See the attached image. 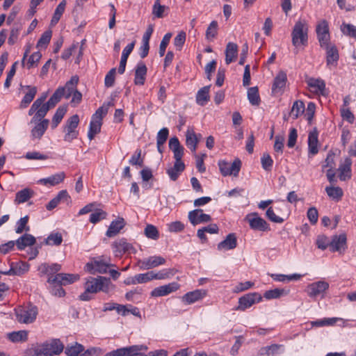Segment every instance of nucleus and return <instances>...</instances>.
Masks as SVG:
<instances>
[{"instance_id":"nucleus-1","label":"nucleus","mask_w":356,"mask_h":356,"mask_svg":"<svg viewBox=\"0 0 356 356\" xmlns=\"http://www.w3.org/2000/svg\"><path fill=\"white\" fill-rule=\"evenodd\" d=\"M87 291H91V293H97L102 291L105 293H109L115 289L111 279L104 276H97V277H90L86 279Z\"/></svg>"},{"instance_id":"nucleus-2","label":"nucleus","mask_w":356,"mask_h":356,"mask_svg":"<svg viewBox=\"0 0 356 356\" xmlns=\"http://www.w3.org/2000/svg\"><path fill=\"white\" fill-rule=\"evenodd\" d=\"M113 266H115V265L111 263V259L109 257L101 256L91 259L90 262L86 264L84 268L88 273L95 275L97 273H107L108 269Z\"/></svg>"},{"instance_id":"nucleus-3","label":"nucleus","mask_w":356,"mask_h":356,"mask_svg":"<svg viewBox=\"0 0 356 356\" xmlns=\"http://www.w3.org/2000/svg\"><path fill=\"white\" fill-rule=\"evenodd\" d=\"M308 26L305 21H298L291 33L292 44L295 47L306 46L308 40Z\"/></svg>"},{"instance_id":"nucleus-4","label":"nucleus","mask_w":356,"mask_h":356,"mask_svg":"<svg viewBox=\"0 0 356 356\" xmlns=\"http://www.w3.org/2000/svg\"><path fill=\"white\" fill-rule=\"evenodd\" d=\"M42 356H54L60 355L63 349L64 345L58 339H52L42 343L40 346Z\"/></svg>"},{"instance_id":"nucleus-5","label":"nucleus","mask_w":356,"mask_h":356,"mask_svg":"<svg viewBox=\"0 0 356 356\" xmlns=\"http://www.w3.org/2000/svg\"><path fill=\"white\" fill-rule=\"evenodd\" d=\"M79 123V117L75 114L71 116L65 123L63 131L65 133L64 140L67 142H72L78 137L79 131L76 130Z\"/></svg>"},{"instance_id":"nucleus-6","label":"nucleus","mask_w":356,"mask_h":356,"mask_svg":"<svg viewBox=\"0 0 356 356\" xmlns=\"http://www.w3.org/2000/svg\"><path fill=\"white\" fill-rule=\"evenodd\" d=\"M38 314V309L35 306L19 307L15 309L16 319L19 323H31L35 321Z\"/></svg>"},{"instance_id":"nucleus-7","label":"nucleus","mask_w":356,"mask_h":356,"mask_svg":"<svg viewBox=\"0 0 356 356\" xmlns=\"http://www.w3.org/2000/svg\"><path fill=\"white\" fill-rule=\"evenodd\" d=\"M218 164L220 173L224 177L229 175L238 176L241 167V161L238 159H235L232 163L220 160Z\"/></svg>"},{"instance_id":"nucleus-8","label":"nucleus","mask_w":356,"mask_h":356,"mask_svg":"<svg viewBox=\"0 0 356 356\" xmlns=\"http://www.w3.org/2000/svg\"><path fill=\"white\" fill-rule=\"evenodd\" d=\"M148 347L146 345H134L121 348L106 353L104 356H131L137 354V351H146Z\"/></svg>"},{"instance_id":"nucleus-9","label":"nucleus","mask_w":356,"mask_h":356,"mask_svg":"<svg viewBox=\"0 0 356 356\" xmlns=\"http://www.w3.org/2000/svg\"><path fill=\"white\" fill-rule=\"evenodd\" d=\"M79 278L78 274L57 273L54 277H49L47 282L50 284L67 285L75 282Z\"/></svg>"},{"instance_id":"nucleus-10","label":"nucleus","mask_w":356,"mask_h":356,"mask_svg":"<svg viewBox=\"0 0 356 356\" xmlns=\"http://www.w3.org/2000/svg\"><path fill=\"white\" fill-rule=\"evenodd\" d=\"M262 300L261 296L256 292L249 293L244 295L238 299V305L236 310L245 311L250 308L256 302H259Z\"/></svg>"},{"instance_id":"nucleus-11","label":"nucleus","mask_w":356,"mask_h":356,"mask_svg":"<svg viewBox=\"0 0 356 356\" xmlns=\"http://www.w3.org/2000/svg\"><path fill=\"white\" fill-rule=\"evenodd\" d=\"M245 220L248 222L251 229L259 231H268L270 229L268 224L262 218L259 217L256 212L249 213L246 216Z\"/></svg>"},{"instance_id":"nucleus-12","label":"nucleus","mask_w":356,"mask_h":356,"mask_svg":"<svg viewBox=\"0 0 356 356\" xmlns=\"http://www.w3.org/2000/svg\"><path fill=\"white\" fill-rule=\"evenodd\" d=\"M165 258L161 256H152L138 260V266L141 270H149L165 264Z\"/></svg>"},{"instance_id":"nucleus-13","label":"nucleus","mask_w":356,"mask_h":356,"mask_svg":"<svg viewBox=\"0 0 356 356\" xmlns=\"http://www.w3.org/2000/svg\"><path fill=\"white\" fill-rule=\"evenodd\" d=\"M329 288V284L325 281H318L308 285L307 293L311 298H316L321 296L324 297L325 291Z\"/></svg>"},{"instance_id":"nucleus-14","label":"nucleus","mask_w":356,"mask_h":356,"mask_svg":"<svg viewBox=\"0 0 356 356\" xmlns=\"http://www.w3.org/2000/svg\"><path fill=\"white\" fill-rule=\"evenodd\" d=\"M347 238L346 234L334 235L330 241V250L331 252H338L343 254L347 248Z\"/></svg>"},{"instance_id":"nucleus-15","label":"nucleus","mask_w":356,"mask_h":356,"mask_svg":"<svg viewBox=\"0 0 356 356\" xmlns=\"http://www.w3.org/2000/svg\"><path fill=\"white\" fill-rule=\"evenodd\" d=\"M316 33L321 46H327L330 40V33L327 21L322 20L319 22L316 26Z\"/></svg>"},{"instance_id":"nucleus-16","label":"nucleus","mask_w":356,"mask_h":356,"mask_svg":"<svg viewBox=\"0 0 356 356\" xmlns=\"http://www.w3.org/2000/svg\"><path fill=\"white\" fill-rule=\"evenodd\" d=\"M179 288V284L177 282H171L155 288L151 291L152 297H161L167 296L172 292L176 291Z\"/></svg>"},{"instance_id":"nucleus-17","label":"nucleus","mask_w":356,"mask_h":356,"mask_svg":"<svg viewBox=\"0 0 356 356\" xmlns=\"http://www.w3.org/2000/svg\"><path fill=\"white\" fill-rule=\"evenodd\" d=\"M188 220L193 225H196L200 223L208 222L211 221V218L209 214L204 213L202 209H197L188 213Z\"/></svg>"},{"instance_id":"nucleus-18","label":"nucleus","mask_w":356,"mask_h":356,"mask_svg":"<svg viewBox=\"0 0 356 356\" xmlns=\"http://www.w3.org/2000/svg\"><path fill=\"white\" fill-rule=\"evenodd\" d=\"M207 295V290L196 289L184 294L181 298V300L187 305H191L202 300Z\"/></svg>"},{"instance_id":"nucleus-19","label":"nucleus","mask_w":356,"mask_h":356,"mask_svg":"<svg viewBox=\"0 0 356 356\" xmlns=\"http://www.w3.org/2000/svg\"><path fill=\"white\" fill-rule=\"evenodd\" d=\"M112 247L116 256L122 255L124 253H130L134 250L132 245L127 242L125 238H120L115 241Z\"/></svg>"},{"instance_id":"nucleus-20","label":"nucleus","mask_w":356,"mask_h":356,"mask_svg":"<svg viewBox=\"0 0 356 356\" xmlns=\"http://www.w3.org/2000/svg\"><path fill=\"white\" fill-rule=\"evenodd\" d=\"M29 270V264L26 262H18L12 264L10 268L7 271L1 272V273L7 275H22Z\"/></svg>"},{"instance_id":"nucleus-21","label":"nucleus","mask_w":356,"mask_h":356,"mask_svg":"<svg viewBox=\"0 0 356 356\" xmlns=\"http://www.w3.org/2000/svg\"><path fill=\"white\" fill-rule=\"evenodd\" d=\"M306 82L312 92L324 95L325 83L323 79L310 77L307 79Z\"/></svg>"},{"instance_id":"nucleus-22","label":"nucleus","mask_w":356,"mask_h":356,"mask_svg":"<svg viewBox=\"0 0 356 356\" xmlns=\"http://www.w3.org/2000/svg\"><path fill=\"white\" fill-rule=\"evenodd\" d=\"M287 81L286 74L284 72H280L274 79L272 91L275 94L282 93L286 86Z\"/></svg>"},{"instance_id":"nucleus-23","label":"nucleus","mask_w":356,"mask_h":356,"mask_svg":"<svg viewBox=\"0 0 356 356\" xmlns=\"http://www.w3.org/2000/svg\"><path fill=\"white\" fill-rule=\"evenodd\" d=\"M237 245V239L235 234H229L225 240L218 244V250H229L234 249Z\"/></svg>"},{"instance_id":"nucleus-24","label":"nucleus","mask_w":356,"mask_h":356,"mask_svg":"<svg viewBox=\"0 0 356 356\" xmlns=\"http://www.w3.org/2000/svg\"><path fill=\"white\" fill-rule=\"evenodd\" d=\"M147 68L143 62L137 64L135 70L134 83L138 86H143L145 83Z\"/></svg>"},{"instance_id":"nucleus-25","label":"nucleus","mask_w":356,"mask_h":356,"mask_svg":"<svg viewBox=\"0 0 356 356\" xmlns=\"http://www.w3.org/2000/svg\"><path fill=\"white\" fill-rule=\"evenodd\" d=\"M49 121L47 119H43L31 130V137L33 139H40L48 128Z\"/></svg>"},{"instance_id":"nucleus-26","label":"nucleus","mask_w":356,"mask_h":356,"mask_svg":"<svg viewBox=\"0 0 356 356\" xmlns=\"http://www.w3.org/2000/svg\"><path fill=\"white\" fill-rule=\"evenodd\" d=\"M61 269V266L58 264H41L38 270L40 271V273L43 275H47L49 277H54L58 272H59Z\"/></svg>"},{"instance_id":"nucleus-27","label":"nucleus","mask_w":356,"mask_h":356,"mask_svg":"<svg viewBox=\"0 0 356 356\" xmlns=\"http://www.w3.org/2000/svg\"><path fill=\"white\" fill-rule=\"evenodd\" d=\"M351 165L352 161L350 158H346L343 163L339 165V179L341 181H346L351 177Z\"/></svg>"},{"instance_id":"nucleus-28","label":"nucleus","mask_w":356,"mask_h":356,"mask_svg":"<svg viewBox=\"0 0 356 356\" xmlns=\"http://www.w3.org/2000/svg\"><path fill=\"white\" fill-rule=\"evenodd\" d=\"M135 46V42H132L131 43L129 44L125 47V48L123 49L121 60L120 62V65L118 67V72L120 74H122L125 71L126 64L128 59V57L129 54L133 51Z\"/></svg>"},{"instance_id":"nucleus-29","label":"nucleus","mask_w":356,"mask_h":356,"mask_svg":"<svg viewBox=\"0 0 356 356\" xmlns=\"http://www.w3.org/2000/svg\"><path fill=\"white\" fill-rule=\"evenodd\" d=\"M70 199L67 191L63 190L58 193V194L53 198L46 206V209L49 211H51L56 208L58 204L63 201L67 202Z\"/></svg>"},{"instance_id":"nucleus-30","label":"nucleus","mask_w":356,"mask_h":356,"mask_svg":"<svg viewBox=\"0 0 356 356\" xmlns=\"http://www.w3.org/2000/svg\"><path fill=\"white\" fill-rule=\"evenodd\" d=\"M238 54V46L236 43L228 42L225 49V63L227 65L234 62Z\"/></svg>"},{"instance_id":"nucleus-31","label":"nucleus","mask_w":356,"mask_h":356,"mask_svg":"<svg viewBox=\"0 0 356 356\" xmlns=\"http://www.w3.org/2000/svg\"><path fill=\"white\" fill-rule=\"evenodd\" d=\"M318 131L316 128L314 129L313 131H310L308 137V148L309 152L315 155L318 153Z\"/></svg>"},{"instance_id":"nucleus-32","label":"nucleus","mask_w":356,"mask_h":356,"mask_svg":"<svg viewBox=\"0 0 356 356\" xmlns=\"http://www.w3.org/2000/svg\"><path fill=\"white\" fill-rule=\"evenodd\" d=\"M34 194L35 192L29 188L19 191L15 194V203L17 204L24 203L33 197Z\"/></svg>"},{"instance_id":"nucleus-33","label":"nucleus","mask_w":356,"mask_h":356,"mask_svg":"<svg viewBox=\"0 0 356 356\" xmlns=\"http://www.w3.org/2000/svg\"><path fill=\"white\" fill-rule=\"evenodd\" d=\"M185 164L182 161H175L174 165L167 170V174L172 181H176L184 170Z\"/></svg>"},{"instance_id":"nucleus-34","label":"nucleus","mask_w":356,"mask_h":356,"mask_svg":"<svg viewBox=\"0 0 356 356\" xmlns=\"http://www.w3.org/2000/svg\"><path fill=\"white\" fill-rule=\"evenodd\" d=\"M199 139L193 129L188 128L186 133V146L193 152H195Z\"/></svg>"},{"instance_id":"nucleus-35","label":"nucleus","mask_w":356,"mask_h":356,"mask_svg":"<svg viewBox=\"0 0 356 356\" xmlns=\"http://www.w3.org/2000/svg\"><path fill=\"white\" fill-rule=\"evenodd\" d=\"M124 220L122 218L112 221L106 231V235L108 237L115 236L124 227Z\"/></svg>"},{"instance_id":"nucleus-36","label":"nucleus","mask_w":356,"mask_h":356,"mask_svg":"<svg viewBox=\"0 0 356 356\" xmlns=\"http://www.w3.org/2000/svg\"><path fill=\"white\" fill-rule=\"evenodd\" d=\"M35 243V238L33 236L25 234L16 241V245L19 250H22L27 246L33 245Z\"/></svg>"},{"instance_id":"nucleus-37","label":"nucleus","mask_w":356,"mask_h":356,"mask_svg":"<svg viewBox=\"0 0 356 356\" xmlns=\"http://www.w3.org/2000/svg\"><path fill=\"white\" fill-rule=\"evenodd\" d=\"M65 178L64 172H60L53 175L47 178H44L40 180V182L44 185L55 186L61 183Z\"/></svg>"},{"instance_id":"nucleus-38","label":"nucleus","mask_w":356,"mask_h":356,"mask_svg":"<svg viewBox=\"0 0 356 356\" xmlns=\"http://www.w3.org/2000/svg\"><path fill=\"white\" fill-rule=\"evenodd\" d=\"M24 87L28 89V92L25 94L20 103V107L22 108L28 106V105L33 101L37 93L36 87L31 86H26Z\"/></svg>"},{"instance_id":"nucleus-39","label":"nucleus","mask_w":356,"mask_h":356,"mask_svg":"<svg viewBox=\"0 0 356 356\" xmlns=\"http://www.w3.org/2000/svg\"><path fill=\"white\" fill-rule=\"evenodd\" d=\"M210 86L200 89L196 95V102L200 106H204L209 101Z\"/></svg>"},{"instance_id":"nucleus-40","label":"nucleus","mask_w":356,"mask_h":356,"mask_svg":"<svg viewBox=\"0 0 356 356\" xmlns=\"http://www.w3.org/2000/svg\"><path fill=\"white\" fill-rule=\"evenodd\" d=\"M79 82V77L77 76H73L71 77L70 80L67 81L65 86L62 87L65 88V98L69 99L72 95V92H74L76 90V87Z\"/></svg>"},{"instance_id":"nucleus-41","label":"nucleus","mask_w":356,"mask_h":356,"mask_svg":"<svg viewBox=\"0 0 356 356\" xmlns=\"http://www.w3.org/2000/svg\"><path fill=\"white\" fill-rule=\"evenodd\" d=\"M177 273L175 268H165L157 273L153 271V280H165L171 278Z\"/></svg>"},{"instance_id":"nucleus-42","label":"nucleus","mask_w":356,"mask_h":356,"mask_svg":"<svg viewBox=\"0 0 356 356\" xmlns=\"http://www.w3.org/2000/svg\"><path fill=\"white\" fill-rule=\"evenodd\" d=\"M325 191L330 198L336 201L340 200L343 195V190L339 186H327Z\"/></svg>"},{"instance_id":"nucleus-43","label":"nucleus","mask_w":356,"mask_h":356,"mask_svg":"<svg viewBox=\"0 0 356 356\" xmlns=\"http://www.w3.org/2000/svg\"><path fill=\"white\" fill-rule=\"evenodd\" d=\"M102 127V122L99 120L95 118L91 119L90 123L89 131L88 133V137L91 140L94 138L95 136L100 132Z\"/></svg>"},{"instance_id":"nucleus-44","label":"nucleus","mask_w":356,"mask_h":356,"mask_svg":"<svg viewBox=\"0 0 356 356\" xmlns=\"http://www.w3.org/2000/svg\"><path fill=\"white\" fill-rule=\"evenodd\" d=\"M8 339L12 342L26 341L28 337V333L25 330L10 332L7 334Z\"/></svg>"},{"instance_id":"nucleus-45","label":"nucleus","mask_w":356,"mask_h":356,"mask_svg":"<svg viewBox=\"0 0 356 356\" xmlns=\"http://www.w3.org/2000/svg\"><path fill=\"white\" fill-rule=\"evenodd\" d=\"M66 6V1L65 0H63L56 7L54 15L52 17V19L51 20V25L54 26L56 25L58 21L60 20L61 16L63 15Z\"/></svg>"},{"instance_id":"nucleus-46","label":"nucleus","mask_w":356,"mask_h":356,"mask_svg":"<svg viewBox=\"0 0 356 356\" xmlns=\"http://www.w3.org/2000/svg\"><path fill=\"white\" fill-rule=\"evenodd\" d=\"M325 47H327V65H332L336 64L339 59L338 50L334 47L330 48L327 46Z\"/></svg>"},{"instance_id":"nucleus-47","label":"nucleus","mask_w":356,"mask_h":356,"mask_svg":"<svg viewBox=\"0 0 356 356\" xmlns=\"http://www.w3.org/2000/svg\"><path fill=\"white\" fill-rule=\"evenodd\" d=\"M84 347L83 345L75 343L74 345L67 346L65 348V354L67 356H80L83 352Z\"/></svg>"},{"instance_id":"nucleus-48","label":"nucleus","mask_w":356,"mask_h":356,"mask_svg":"<svg viewBox=\"0 0 356 356\" xmlns=\"http://www.w3.org/2000/svg\"><path fill=\"white\" fill-rule=\"evenodd\" d=\"M248 98L253 106H258L260 103V97L257 87L250 88L248 90Z\"/></svg>"},{"instance_id":"nucleus-49","label":"nucleus","mask_w":356,"mask_h":356,"mask_svg":"<svg viewBox=\"0 0 356 356\" xmlns=\"http://www.w3.org/2000/svg\"><path fill=\"white\" fill-rule=\"evenodd\" d=\"M63 242V236L58 232L51 233L45 240V244L48 245H60Z\"/></svg>"},{"instance_id":"nucleus-50","label":"nucleus","mask_w":356,"mask_h":356,"mask_svg":"<svg viewBox=\"0 0 356 356\" xmlns=\"http://www.w3.org/2000/svg\"><path fill=\"white\" fill-rule=\"evenodd\" d=\"M304 103L302 101H296L293 104L290 115L293 119H297L304 112Z\"/></svg>"},{"instance_id":"nucleus-51","label":"nucleus","mask_w":356,"mask_h":356,"mask_svg":"<svg viewBox=\"0 0 356 356\" xmlns=\"http://www.w3.org/2000/svg\"><path fill=\"white\" fill-rule=\"evenodd\" d=\"M67 111L66 108L59 107L57 108L54 115L52 118L51 127L52 129H55L58 124L61 122L63 118L65 113Z\"/></svg>"},{"instance_id":"nucleus-52","label":"nucleus","mask_w":356,"mask_h":356,"mask_svg":"<svg viewBox=\"0 0 356 356\" xmlns=\"http://www.w3.org/2000/svg\"><path fill=\"white\" fill-rule=\"evenodd\" d=\"M340 29L344 35L356 39V26L354 25L343 22Z\"/></svg>"},{"instance_id":"nucleus-53","label":"nucleus","mask_w":356,"mask_h":356,"mask_svg":"<svg viewBox=\"0 0 356 356\" xmlns=\"http://www.w3.org/2000/svg\"><path fill=\"white\" fill-rule=\"evenodd\" d=\"M52 35V31L47 30L44 31L41 35L40 38L38 41L37 47L38 48H46L47 44L49 43Z\"/></svg>"},{"instance_id":"nucleus-54","label":"nucleus","mask_w":356,"mask_h":356,"mask_svg":"<svg viewBox=\"0 0 356 356\" xmlns=\"http://www.w3.org/2000/svg\"><path fill=\"white\" fill-rule=\"evenodd\" d=\"M285 294H286V293L284 289H275L266 291L264 294V297L268 300H270V299L278 298Z\"/></svg>"},{"instance_id":"nucleus-55","label":"nucleus","mask_w":356,"mask_h":356,"mask_svg":"<svg viewBox=\"0 0 356 356\" xmlns=\"http://www.w3.org/2000/svg\"><path fill=\"white\" fill-rule=\"evenodd\" d=\"M282 348V345L272 344L269 346H266L260 350L261 355H266L267 356L273 355L278 353L279 350Z\"/></svg>"},{"instance_id":"nucleus-56","label":"nucleus","mask_w":356,"mask_h":356,"mask_svg":"<svg viewBox=\"0 0 356 356\" xmlns=\"http://www.w3.org/2000/svg\"><path fill=\"white\" fill-rule=\"evenodd\" d=\"M49 109L50 108H49L46 104H42L32 118L31 122L41 121V120L47 115Z\"/></svg>"},{"instance_id":"nucleus-57","label":"nucleus","mask_w":356,"mask_h":356,"mask_svg":"<svg viewBox=\"0 0 356 356\" xmlns=\"http://www.w3.org/2000/svg\"><path fill=\"white\" fill-rule=\"evenodd\" d=\"M166 9V6L161 5L160 0H156L152 8V14L158 18H162Z\"/></svg>"},{"instance_id":"nucleus-58","label":"nucleus","mask_w":356,"mask_h":356,"mask_svg":"<svg viewBox=\"0 0 356 356\" xmlns=\"http://www.w3.org/2000/svg\"><path fill=\"white\" fill-rule=\"evenodd\" d=\"M42 57V54L40 52L37 51L32 54L29 58L28 59V61L25 65L28 69H31L33 67H36L38 65V63H39L40 58Z\"/></svg>"},{"instance_id":"nucleus-59","label":"nucleus","mask_w":356,"mask_h":356,"mask_svg":"<svg viewBox=\"0 0 356 356\" xmlns=\"http://www.w3.org/2000/svg\"><path fill=\"white\" fill-rule=\"evenodd\" d=\"M29 221V216H26L23 218H21L17 222V227L15 229V232L17 234H21L24 230L29 231V227L27 226V223Z\"/></svg>"},{"instance_id":"nucleus-60","label":"nucleus","mask_w":356,"mask_h":356,"mask_svg":"<svg viewBox=\"0 0 356 356\" xmlns=\"http://www.w3.org/2000/svg\"><path fill=\"white\" fill-rule=\"evenodd\" d=\"M337 321H338L337 318H324V319H321V320H317L315 321H312L311 324L312 326L323 327V326L332 325L334 323H336Z\"/></svg>"},{"instance_id":"nucleus-61","label":"nucleus","mask_w":356,"mask_h":356,"mask_svg":"<svg viewBox=\"0 0 356 356\" xmlns=\"http://www.w3.org/2000/svg\"><path fill=\"white\" fill-rule=\"evenodd\" d=\"M218 22L212 21L206 31V38L207 40H213L217 35Z\"/></svg>"},{"instance_id":"nucleus-62","label":"nucleus","mask_w":356,"mask_h":356,"mask_svg":"<svg viewBox=\"0 0 356 356\" xmlns=\"http://www.w3.org/2000/svg\"><path fill=\"white\" fill-rule=\"evenodd\" d=\"M107 213L103 210L98 209L92 213L90 216V222L95 224L102 219L106 218Z\"/></svg>"},{"instance_id":"nucleus-63","label":"nucleus","mask_w":356,"mask_h":356,"mask_svg":"<svg viewBox=\"0 0 356 356\" xmlns=\"http://www.w3.org/2000/svg\"><path fill=\"white\" fill-rule=\"evenodd\" d=\"M142 151L140 149H137L134 154L131 156L129 160V163L132 165H139L142 167L143 165V160L141 159Z\"/></svg>"},{"instance_id":"nucleus-64","label":"nucleus","mask_w":356,"mask_h":356,"mask_svg":"<svg viewBox=\"0 0 356 356\" xmlns=\"http://www.w3.org/2000/svg\"><path fill=\"white\" fill-rule=\"evenodd\" d=\"M145 236L151 239L156 240L159 238V232L156 227L152 225H147L145 229Z\"/></svg>"}]
</instances>
